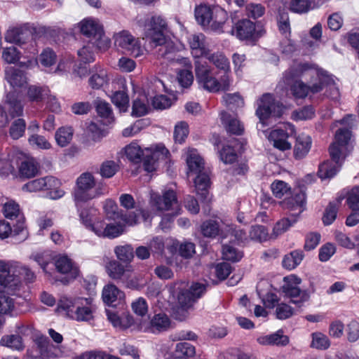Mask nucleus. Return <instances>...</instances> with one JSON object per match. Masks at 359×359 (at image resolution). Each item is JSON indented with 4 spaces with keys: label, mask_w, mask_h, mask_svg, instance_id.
Returning a JSON list of instances; mask_svg holds the SVG:
<instances>
[{
    "label": "nucleus",
    "mask_w": 359,
    "mask_h": 359,
    "mask_svg": "<svg viewBox=\"0 0 359 359\" xmlns=\"http://www.w3.org/2000/svg\"><path fill=\"white\" fill-rule=\"evenodd\" d=\"M284 82L290 86V90L295 98H305L309 92L313 94L320 92L324 84L333 83L332 76L314 64L299 62L285 72Z\"/></svg>",
    "instance_id": "nucleus-1"
},
{
    "label": "nucleus",
    "mask_w": 359,
    "mask_h": 359,
    "mask_svg": "<svg viewBox=\"0 0 359 359\" xmlns=\"http://www.w3.org/2000/svg\"><path fill=\"white\" fill-rule=\"evenodd\" d=\"M166 29L167 23L161 16H153L147 28L146 36L156 46H159L157 56L169 62L177 63L184 67H191L190 60L180 55L175 43L165 36L164 32Z\"/></svg>",
    "instance_id": "nucleus-2"
},
{
    "label": "nucleus",
    "mask_w": 359,
    "mask_h": 359,
    "mask_svg": "<svg viewBox=\"0 0 359 359\" xmlns=\"http://www.w3.org/2000/svg\"><path fill=\"white\" fill-rule=\"evenodd\" d=\"M20 276H23L29 282L35 278L34 273L27 266L18 262L0 260V292L17 294L21 287Z\"/></svg>",
    "instance_id": "nucleus-3"
},
{
    "label": "nucleus",
    "mask_w": 359,
    "mask_h": 359,
    "mask_svg": "<svg viewBox=\"0 0 359 359\" xmlns=\"http://www.w3.org/2000/svg\"><path fill=\"white\" fill-rule=\"evenodd\" d=\"M125 153L128 160L134 163L143 161L144 169L149 172L156 170V164L158 160L166 159L170 155L168 149L162 144L142 149L137 142H132L126 146Z\"/></svg>",
    "instance_id": "nucleus-4"
},
{
    "label": "nucleus",
    "mask_w": 359,
    "mask_h": 359,
    "mask_svg": "<svg viewBox=\"0 0 359 359\" xmlns=\"http://www.w3.org/2000/svg\"><path fill=\"white\" fill-rule=\"evenodd\" d=\"M196 79L201 88L210 93H216L220 90L226 91L231 85L230 77L222 76L217 79L213 68L206 62L197 60L194 62Z\"/></svg>",
    "instance_id": "nucleus-5"
},
{
    "label": "nucleus",
    "mask_w": 359,
    "mask_h": 359,
    "mask_svg": "<svg viewBox=\"0 0 359 359\" xmlns=\"http://www.w3.org/2000/svg\"><path fill=\"white\" fill-rule=\"evenodd\" d=\"M111 205V211L113 212L114 219H120V221L115 223H109L105 226V237L109 238H114L123 232V224L133 226L137 224L142 218L143 221H146L149 217V212L142 209H136L135 212H130L128 215L116 212L117 207L112 201L109 202Z\"/></svg>",
    "instance_id": "nucleus-6"
},
{
    "label": "nucleus",
    "mask_w": 359,
    "mask_h": 359,
    "mask_svg": "<svg viewBox=\"0 0 359 359\" xmlns=\"http://www.w3.org/2000/svg\"><path fill=\"white\" fill-rule=\"evenodd\" d=\"M90 302L89 299L62 297L58 302L57 310L65 311L69 318L77 321H88L93 318Z\"/></svg>",
    "instance_id": "nucleus-7"
},
{
    "label": "nucleus",
    "mask_w": 359,
    "mask_h": 359,
    "mask_svg": "<svg viewBox=\"0 0 359 359\" xmlns=\"http://www.w3.org/2000/svg\"><path fill=\"white\" fill-rule=\"evenodd\" d=\"M301 278L294 275H290L283 278V284L281 291L285 297L291 299V303L294 304L298 308H301L304 303L309 301L310 294L307 290H302L299 285Z\"/></svg>",
    "instance_id": "nucleus-8"
},
{
    "label": "nucleus",
    "mask_w": 359,
    "mask_h": 359,
    "mask_svg": "<svg viewBox=\"0 0 359 359\" xmlns=\"http://www.w3.org/2000/svg\"><path fill=\"white\" fill-rule=\"evenodd\" d=\"M60 182L53 176H46L38 178L26 183L22 187L23 191L36 192L39 191H49V197L57 199L63 196L65 191L60 189Z\"/></svg>",
    "instance_id": "nucleus-9"
},
{
    "label": "nucleus",
    "mask_w": 359,
    "mask_h": 359,
    "mask_svg": "<svg viewBox=\"0 0 359 359\" xmlns=\"http://www.w3.org/2000/svg\"><path fill=\"white\" fill-rule=\"evenodd\" d=\"M76 184L74 198L76 202H85L99 195L97 191H93L96 181L91 172H85L81 174L76 179Z\"/></svg>",
    "instance_id": "nucleus-10"
},
{
    "label": "nucleus",
    "mask_w": 359,
    "mask_h": 359,
    "mask_svg": "<svg viewBox=\"0 0 359 359\" xmlns=\"http://www.w3.org/2000/svg\"><path fill=\"white\" fill-rule=\"evenodd\" d=\"M263 32V29H257L256 25L249 19L238 20L231 29V34L241 41L257 40Z\"/></svg>",
    "instance_id": "nucleus-11"
},
{
    "label": "nucleus",
    "mask_w": 359,
    "mask_h": 359,
    "mask_svg": "<svg viewBox=\"0 0 359 359\" xmlns=\"http://www.w3.org/2000/svg\"><path fill=\"white\" fill-rule=\"evenodd\" d=\"M257 105L256 115L262 123L270 116H280L279 103L275 102L273 95L270 93L264 94L258 100Z\"/></svg>",
    "instance_id": "nucleus-12"
},
{
    "label": "nucleus",
    "mask_w": 359,
    "mask_h": 359,
    "mask_svg": "<svg viewBox=\"0 0 359 359\" xmlns=\"http://www.w3.org/2000/svg\"><path fill=\"white\" fill-rule=\"evenodd\" d=\"M285 127V129L277 128L273 130L269 135V140L273 143L275 148L280 151L291 149L292 144L287 141V139L295 133L293 125L287 123Z\"/></svg>",
    "instance_id": "nucleus-13"
},
{
    "label": "nucleus",
    "mask_w": 359,
    "mask_h": 359,
    "mask_svg": "<svg viewBox=\"0 0 359 359\" xmlns=\"http://www.w3.org/2000/svg\"><path fill=\"white\" fill-rule=\"evenodd\" d=\"M351 137V132L348 129L340 128L335 135V142L329 148L331 158L338 163L343 156V151L347 148V145Z\"/></svg>",
    "instance_id": "nucleus-14"
},
{
    "label": "nucleus",
    "mask_w": 359,
    "mask_h": 359,
    "mask_svg": "<svg viewBox=\"0 0 359 359\" xmlns=\"http://www.w3.org/2000/svg\"><path fill=\"white\" fill-rule=\"evenodd\" d=\"M114 43L117 47L123 49L134 57H137L142 55V50L139 41L128 32L123 31L116 34Z\"/></svg>",
    "instance_id": "nucleus-15"
},
{
    "label": "nucleus",
    "mask_w": 359,
    "mask_h": 359,
    "mask_svg": "<svg viewBox=\"0 0 359 359\" xmlns=\"http://www.w3.org/2000/svg\"><path fill=\"white\" fill-rule=\"evenodd\" d=\"M150 195L151 204L158 210H168L178 208L177 196L172 190L164 191L162 196L153 191Z\"/></svg>",
    "instance_id": "nucleus-16"
},
{
    "label": "nucleus",
    "mask_w": 359,
    "mask_h": 359,
    "mask_svg": "<svg viewBox=\"0 0 359 359\" xmlns=\"http://www.w3.org/2000/svg\"><path fill=\"white\" fill-rule=\"evenodd\" d=\"M106 271L108 276L113 280L126 283L128 287H132V285L127 282L130 277L129 271L116 260H110L106 264Z\"/></svg>",
    "instance_id": "nucleus-17"
},
{
    "label": "nucleus",
    "mask_w": 359,
    "mask_h": 359,
    "mask_svg": "<svg viewBox=\"0 0 359 359\" xmlns=\"http://www.w3.org/2000/svg\"><path fill=\"white\" fill-rule=\"evenodd\" d=\"M203 57L212 64L219 72H221L222 73V76H227L230 77V62L229 59L222 52H212L209 50Z\"/></svg>",
    "instance_id": "nucleus-18"
},
{
    "label": "nucleus",
    "mask_w": 359,
    "mask_h": 359,
    "mask_svg": "<svg viewBox=\"0 0 359 359\" xmlns=\"http://www.w3.org/2000/svg\"><path fill=\"white\" fill-rule=\"evenodd\" d=\"M312 144L311 137L305 134H301L296 138L293 155L295 159L300 160L306 156Z\"/></svg>",
    "instance_id": "nucleus-19"
},
{
    "label": "nucleus",
    "mask_w": 359,
    "mask_h": 359,
    "mask_svg": "<svg viewBox=\"0 0 359 359\" xmlns=\"http://www.w3.org/2000/svg\"><path fill=\"white\" fill-rule=\"evenodd\" d=\"M6 109L12 118L20 117L23 114V104L15 91L9 92L6 97Z\"/></svg>",
    "instance_id": "nucleus-20"
},
{
    "label": "nucleus",
    "mask_w": 359,
    "mask_h": 359,
    "mask_svg": "<svg viewBox=\"0 0 359 359\" xmlns=\"http://www.w3.org/2000/svg\"><path fill=\"white\" fill-rule=\"evenodd\" d=\"M6 79L13 88H22L27 83V77L25 72L13 67L6 68Z\"/></svg>",
    "instance_id": "nucleus-21"
},
{
    "label": "nucleus",
    "mask_w": 359,
    "mask_h": 359,
    "mask_svg": "<svg viewBox=\"0 0 359 359\" xmlns=\"http://www.w3.org/2000/svg\"><path fill=\"white\" fill-rule=\"evenodd\" d=\"M79 27L81 32L90 40L103 34L102 26L94 19H84L79 23Z\"/></svg>",
    "instance_id": "nucleus-22"
},
{
    "label": "nucleus",
    "mask_w": 359,
    "mask_h": 359,
    "mask_svg": "<svg viewBox=\"0 0 359 359\" xmlns=\"http://www.w3.org/2000/svg\"><path fill=\"white\" fill-rule=\"evenodd\" d=\"M189 43L194 57H203L209 50L205 46V37L203 34H193L189 38Z\"/></svg>",
    "instance_id": "nucleus-23"
},
{
    "label": "nucleus",
    "mask_w": 359,
    "mask_h": 359,
    "mask_svg": "<svg viewBox=\"0 0 359 359\" xmlns=\"http://www.w3.org/2000/svg\"><path fill=\"white\" fill-rule=\"evenodd\" d=\"M220 116L222 123L228 133L236 135H242L244 128L236 117L226 111L222 112Z\"/></svg>",
    "instance_id": "nucleus-24"
},
{
    "label": "nucleus",
    "mask_w": 359,
    "mask_h": 359,
    "mask_svg": "<svg viewBox=\"0 0 359 359\" xmlns=\"http://www.w3.org/2000/svg\"><path fill=\"white\" fill-rule=\"evenodd\" d=\"M287 208L290 209V215L292 217H299L304 210L306 204V194L300 191L294 195V197L289 198L286 202Z\"/></svg>",
    "instance_id": "nucleus-25"
},
{
    "label": "nucleus",
    "mask_w": 359,
    "mask_h": 359,
    "mask_svg": "<svg viewBox=\"0 0 359 359\" xmlns=\"http://www.w3.org/2000/svg\"><path fill=\"white\" fill-rule=\"evenodd\" d=\"M12 234L13 236L20 235V241L25 240L27 237V231L24 228L22 223H20L18 226L13 230L8 222L4 220L0 221V238H6Z\"/></svg>",
    "instance_id": "nucleus-26"
},
{
    "label": "nucleus",
    "mask_w": 359,
    "mask_h": 359,
    "mask_svg": "<svg viewBox=\"0 0 359 359\" xmlns=\"http://www.w3.org/2000/svg\"><path fill=\"white\" fill-rule=\"evenodd\" d=\"M123 297V292L113 284H109L103 288L102 299L109 306H116V302L121 300Z\"/></svg>",
    "instance_id": "nucleus-27"
},
{
    "label": "nucleus",
    "mask_w": 359,
    "mask_h": 359,
    "mask_svg": "<svg viewBox=\"0 0 359 359\" xmlns=\"http://www.w3.org/2000/svg\"><path fill=\"white\" fill-rule=\"evenodd\" d=\"M170 326V319L165 313L154 315L150 321V329L153 333L165 332L168 330Z\"/></svg>",
    "instance_id": "nucleus-28"
},
{
    "label": "nucleus",
    "mask_w": 359,
    "mask_h": 359,
    "mask_svg": "<svg viewBox=\"0 0 359 359\" xmlns=\"http://www.w3.org/2000/svg\"><path fill=\"white\" fill-rule=\"evenodd\" d=\"M257 341L262 345L285 346L289 343V338L283 334L282 330H278L272 334L257 338Z\"/></svg>",
    "instance_id": "nucleus-29"
},
{
    "label": "nucleus",
    "mask_w": 359,
    "mask_h": 359,
    "mask_svg": "<svg viewBox=\"0 0 359 359\" xmlns=\"http://www.w3.org/2000/svg\"><path fill=\"white\" fill-rule=\"evenodd\" d=\"M194 184L197 194L201 196L202 199L206 200L208 196V188L210 186L208 174L204 170L197 173Z\"/></svg>",
    "instance_id": "nucleus-30"
},
{
    "label": "nucleus",
    "mask_w": 359,
    "mask_h": 359,
    "mask_svg": "<svg viewBox=\"0 0 359 359\" xmlns=\"http://www.w3.org/2000/svg\"><path fill=\"white\" fill-rule=\"evenodd\" d=\"M340 160L341 158L339 160V162L337 163L332 159L334 164L330 161H326L320 164L318 172L319 177L322 180H325L335 176L341 167Z\"/></svg>",
    "instance_id": "nucleus-31"
},
{
    "label": "nucleus",
    "mask_w": 359,
    "mask_h": 359,
    "mask_svg": "<svg viewBox=\"0 0 359 359\" xmlns=\"http://www.w3.org/2000/svg\"><path fill=\"white\" fill-rule=\"evenodd\" d=\"M187 163L190 172L197 174L204 170L203 160L195 149L189 150Z\"/></svg>",
    "instance_id": "nucleus-32"
},
{
    "label": "nucleus",
    "mask_w": 359,
    "mask_h": 359,
    "mask_svg": "<svg viewBox=\"0 0 359 359\" xmlns=\"http://www.w3.org/2000/svg\"><path fill=\"white\" fill-rule=\"evenodd\" d=\"M213 9L206 5H200L195 8V18L198 24L208 26L213 17Z\"/></svg>",
    "instance_id": "nucleus-33"
},
{
    "label": "nucleus",
    "mask_w": 359,
    "mask_h": 359,
    "mask_svg": "<svg viewBox=\"0 0 359 359\" xmlns=\"http://www.w3.org/2000/svg\"><path fill=\"white\" fill-rule=\"evenodd\" d=\"M304 257L302 250H294L286 255L282 262L283 266L288 270L296 268L303 260Z\"/></svg>",
    "instance_id": "nucleus-34"
},
{
    "label": "nucleus",
    "mask_w": 359,
    "mask_h": 359,
    "mask_svg": "<svg viewBox=\"0 0 359 359\" xmlns=\"http://www.w3.org/2000/svg\"><path fill=\"white\" fill-rule=\"evenodd\" d=\"M213 17L211 20V28L215 31H219L226 20L228 19V14L226 11L219 6L213 8Z\"/></svg>",
    "instance_id": "nucleus-35"
},
{
    "label": "nucleus",
    "mask_w": 359,
    "mask_h": 359,
    "mask_svg": "<svg viewBox=\"0 0 359 359\" xmlns=\"http://www.w3.org/2000/svg\"><path fill=\"white\" fill-rule=\"evenodd\" d=\"M94 104L96 111L100 117L107 119L108 122L113 121V111L109 102L97 99L95 101Z\"/></svg>",
    "instance_id": "nucleus-36"
},
{
    "label": "nucleus",
    "mask_w": 359,
    "mask_h": 359,
    "mask_svg": "<svg viewBox=\"0 0 359 359\" xmlns=\"http://www.w3.org/2000/svg\"><path fill=\"white\" fill-rule=\"evenodd\" d=\"M148 100L144 95H141L136 98L133 104L132 115L140 117L148 113Z\"/></svg>",
    "instance_id": "nucleus-37"
},
{
    "label": "nucleus",
    "mask_w": 359,
    "mask_h": 359,
    "mask_svg": "<svg viewBox=\"0 0 359 359\" xmlns=\"http://www.w3.org/2000/svg\"><path fill=\"white\" fill-rule=\"evenodd\" d=\"M19 171L22 176L27 178L34 177L38 172V164L33 158L27 159L21 163Z\"/></svg>",
    "instance_id": "nucleus-38"
},
{
    "label": "nucleus",
    "mask_w": 359,
    "mask_h": 359,
    "mask_svg": "<svg viewBox=\"0 0 359 359\" xmlns=\"http://www.w3.org/2000/svg\"><path fill=\"white\" fill-rule=\"evenodd\" d=\"M109 79L106 70L100 69L93 74L89 79V84L94 89H100L107 84Z\"/></svg>",
    "instance_id": "nucleus-39"
},
{
    "label": "nucleus",
    "mask_w": 359,
    "mask_h": 359,
    "mask_svg": "<svg viewBox=\"0 0 359 359\" xmlns=\"http://www.w3.org/2000/svg\"><path fill=\"white\" fill-rule=\"evenodd\" d=\"M114 253L121 262L125 263L130 262L134 257V250L130 245L116 246Z\"/></svg>",
    "instance_id": "nucleus-40"
},
{
    "label": "nucleus",
    "mask_w": 359,
    "mask_h": 359,
    "mask_svg": "<svg viewBox=\"0 0 359 359\" xmlns=\"http://www.w3.org/2000/svg\"><path fill=\"white\" fill-rule=\"evenodd\" d=\"M201 229L203 235L208 238H215L219 235L220 231L218 222L212 219L204 222Z\"/></svg>",
    "instance_id": "nucleus-41"
},
{
    "label": "nucleus",
    "mask_w": 359,
    "mask_h": 359,
    "mask_svg": "<svg viewBox=\"0 0 359 359\" xmlns=\"http://www.w3.org/2000/svg\"><path fill=\"white\" fill-rule=\"evenodd\" d=\"M0 344L15 350H22L23 344L22 337L18 334L6 335L2 337Z\"/></svg>",
    "instance_id": "nucleus-42"
},
{
    "label": "nucleus",
    "mask_w": 359,
    "mask_h": 359,
    "mask_svg": "<svg viewBox=\"0 0 359 359\" xmlns=\"http://www.w3.org/2000/svg\"><path fill=\"white\" fill-rule=\"evenodd\" d=\"M73 130L70 127H62L55 133V140L58 145L66 147L72 140Z\"/></svg>",
    "instance_id": "nucleus-43"
},
{
    "label": "nucleus",
    "mask_w": 359,
    "mask_h": 359,
    "mask_svg": "<svg viewBox=\"0 0 359 359\" xmlns=\"http://www.w3.org/2000/svg\"><path fill=\"white\" fill-rule=\"evenodd\" d=\"M25 129V121L23 118H19L12 122L9 129V135L12 139L18 140L24 135Z\"/></svg>",
    "instance_id": "nucleus-44"
},
{
    "label": "nucleus",
    "mask_w": 359,
    "mask_h": 359,
    "mask_svg": "<svg viewBox=\"0 0 359 359\" xmlns=\"http://www.w3.org/2000/svg\"><path fill=\"white\" fill-rule=\"evenodd\" d=\"M298 217H292L289 213V217L282 219L278 221L273 227V233L278 236L285 233L291 226H292L297 220Z\"/></svg>",
    "instance_id": "nucleus-45"
},
{
    "label": "nucleus",
    "mask_w": 359,
    "mask_h": 359,
    "mask_svg": "<svg viewBox=\"0 0 359 359\" xmlns=\"http://www.w3.org/2000/svg\"><path fill=\"white\" fill-rule=\"evenodd\" d=\"M119 169L118 165L114 161L103 162L100 168V174L104 178L112 177Z\"/></svg>",
    "instance_id": "nucleus-46"
},
{
    "label": "nucleus",
    "mask_w": 359,
    "mask_h": 359,
    "mask_svg": "<svg viewBox=\"0 0 359 359\" xmlns=\"http://www.w3.org/2000/svg\"><path fill=\"white\" fill-rule=\"evenodd\" d=\"M222 257L225 260L236 262L243 257V253L231 245H224Z\"/></svg>",
    "instance_id": "nucleus-47"
},
{
    "label": "nucleus",
    "mask_w": 359,
    "mask_h": 359,
    "mask_svg": "<svg viewBox=\"0 0 359 359\" xmlns=\"http://www.w3.org/2000/svg\"><path fill=\"white\" fill-rule=\"evenodd\" d=\"M219 154L220 160L225 164H231L234 163L238 158V155L234 149L229 145L224 146L219 151Z\"/></svg>",
    "instance_id": "nucleus-48"
},
{
    "label": "nucleus",
    "mask_w": 359,
    "mask_h": 359,
    "mask_svg": "<svg viewBox=\"0 0 359 359\" xmlns=\"http://www.w3.org/2000/svg\"><path fill=\"white\" fill-rule=\"evenodd\" d=\"M49 93L50 90L47 88L32 86L28 89L27 95L31 100L39 102L45 100Z\"/></svg>",
    "instance_id": "nucleus-49"
},
{
    "label": "nucleus",
    "mask_w": 359,
    "mask_h": 359,
    "mask_svg": "<svg viewBox=\"0 0 359 359\" xmlns=\"http://www.w3.org/2000/svg\"><path fill=\"white\" fill-rule=\"evenodd\" d=\"M189 134V126L185 121H180L176 124L174 130V139L176 142L182 144L184 142Z\"/></svg>",
    "instance_id": "nucleus-50"
},
{
    "label": "nucleus",
    "mask_w": 359,
    "mask_h": 359,
    "mask_svg": "<svg viewBox=\"0 0 359 359\" xmlns=\"http://www.w3.org/2000/svg\"><path fill=\"white\" fill-rule=\"evenodd\" d=\"M182 69L177 73V81L182 88H189L194 81V75L191 72V67Z\"/></svg>",
    "instance_id": "nucleus-51"
},
{
    "label": "nucleus",
    "mask_w": 359,
    "mask_h": 359,
    "mask_svg": "<svg viewBox=\"0 0 359 359\" xmlns=\"http://www.w3.org/2000/svg\"><path fill=\"white\" fill-rule=\"evenodd\" d=\"M64 355L63 348L61 346L48 345L43 349L41 346V355L46 358H59Z\"/></svg>",
    "instance_id": "nucleus-52"
},
{
    "label": "nucleus",
    "mask_w": 359,
    "mask_h": 359,
    "mask_svg": "<svg viewBox=\"0 0 359 359\" xmlns=\"http://www.w3.org/2000/svg\"><path fill=\"white\" fill-rule=\"evenodd\" d=\"M112 102L122 111H126L129 99L128 95L123 91H116L111 97Z\"/></svg>",
    "instance_id": "nucleus-53"
},
{
    "label": "nucleus",
    "mask_w": 359,
    "mask_h": 359,
    "mask_svg": "<svg viewBox=\"0 0 359 359\" xmlns=\"http://www.w3.org/2000/svg\"><path fill=\"white\" fill-rule=\"evenodd\" d=\"M89 43L92 46L93 50H99L101 51L106 50L110 46V41L104 36V34L100 36H95L93 39L89 40Z\"/></svg>",
    "instance_id": "nucleus-54"
},
{
    "label": "nucleus",
    "mask_w": 359,
    "mask_h": 359,
    "mask_svg": "<svg viewBox=\"0 0 359 359\" xmlns=\"http://www.w3.org/2000/svg\"><path fill=\"white\" fill-rule=\"evenodd\" d=\"M311 346L318 349H327L330 346L328 338L320 332L313 333L312 334Z\"/></svg>",
    "instance_id": "nucleus-55"
},
{
    "label": "nucleus",
    "mask_w": 359,
    "mask_h": 359,
    "mask_svg": "<svg viewBox=\"0 0 359 359\" xmlns=\"http://www.w3.org/2000/svg\"><path fill=\"white\" fill-rule=\"evenodd\" d=\"M177 299L180 305L184 309L190 308L196 302L193 294L188 290H182Z\"/></svg>",
    "instance_id": "nucleus-56"
},
{
    "label": "nucleus",
    "mask_w": 359,
    "mask_h": 359,
    "mask_svg": "<svg viewBox=\"0 0 359 359\" xmlns=\"http://www.w3.org/2000/svg\"><path fill=\"white\" fill-rule=\"evenodd\" d=\"M55 266L58 272L61 273H68L73 269L72 262L66 256L60 257L55 261Z\"/></svg>",
    "instance_id": "nucleus-57"
},
{
    "label": "nucleus",
    "mask_w": 359,
    "mask_h": 359,
    "mask_svg": "<svg viewBox=\"0 0 359 359\" xmlns=\"http://www.w3.org/2000/svg\"><path fill=\"white\" fill-rule=\"evenodd\" d=\"M271 190L276 198H281L285 194L290 191V188L288 184L283 181H275L271 184Z\"/></svg>",
    "instance_id": "nucleus-58"
},
{
    "label": "nucleus",
    "mask_w": 359,
    "mask_h": 359,
    "mask_svg": "<svg viewBox=\"0 0 359 359\" xmlns=\"http://www.w3.org/2000/svg\"><path fill=\"white\" fill-rule=\"evenodd\" d=\"M311 4L309 0H292L290 10L297 13H306L310 10Z\"/></svg>",
    "instance_id": "nucleus-59"
},
{
    "label": "nucleus",
    "mask_w": 359,
    "mask_h": 359,
    "mask_svg": "<svg viewBox=\"0 0 359 359\" xmlns=\"http://www.w3.org/2000/svg\"><path fill=\"white\" fill-rule=\"evenodd\" d=\"M268 236V231L265 226L262 225L253 226L250 231V237L252 240L260 242L265 241Z\"/></svg>",
    "instance_id": "nucleus-60"
},
{
    "label": "nucleus",
    "mask_w": 359,
    "mask_h": 359,
    "mask_svg": "<svg viewBox=\"0 0 359 359\" xmlns=\"http://www.w3.org/2000/svg\"><path fill=\"white\" fill-rule=\"evenodd\" d=\"M276 313L278 319L285 320L292 316L294 314V310L290 305L281 303L277 305Z\"/></svg>",
    "instance_id": "nucleus-61"
},
{
    "label": "nucleus",
    "mask_w": 359,
    "mask_h": 359,
    "mask_svg": "<svg viewBox=\"0 0 359 359\" xmlns=\"http://www.w3.org/2000/svg\"><path fill=\"white\" fill-rule=\"evenodd\" d=\"M94 50L88 42L82 48L78 50V55L84 63H90L95 60Z\"/></svg>",
    "instance_id": "nucleus-62"
},
{
    "label": "nucleus",
    "mask_w": 359,
    "mask_h": 359,
    "mask_svg": "<svg viewBox=\"0 0 359 359\" xmlns=\"http://www.w3.org/2000/svg\"><path fill=\"white\" fill-rule=\"evenodd\" d=\"M246 12L248 17L257 19L265 13V8L260 4H249L246 6Z\"/></svg>",
    "instance_id": "nucleus-63"
},
{
    "label": "nucleus",
    "mask_w": 359,
    "mask_h": 359,
    "mask_svg": "<svg viewBox=\"0 0 359 359\" xmlns=\"http://www.w3.org/2000/svg\"><path fill=\"white\" fill-rule=\"evenodd\" d=\"M346 202L352 211L359 210V187L353 188L349 192Z\"/></svg>",
    "instance_id": "nucleus-64"
}]
</instances>
